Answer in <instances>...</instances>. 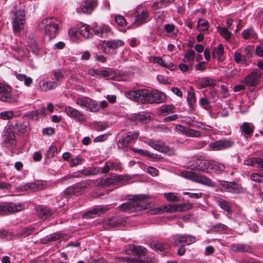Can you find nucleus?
Returning <instances> with one entry per match:
<instances>
[{"label": "nucleus", "instance_id": "79ce46f5", "mask_svg": "<svg viewBox=\"0 0 263 263\" xmlns=\"http://www.w3.org/2000/svg\"><path fill=\"white\" fill-rule=\"evenodd\" d=\"M195 54V52L194 50L192 49L187 50L184 54L182 61L184 62H187L191 64L194 61Z\"/></svg>", "mask_w": 263, "mask_h": 263}, {"label": "nucleus", "instance_id": "9b49d317", "mask_svg": "<svg viewBox=\"0 0 263 263\" xmlns=\"http://www.w3.org/2000/svg\"><path fill=\"white\" fill-rule=\"evenodd\" d=\"M172 240L175 246L180 243L190 245L196 242V237L188 234H177L172 237Z\"/></svg>", "mask_w": 263, "mask_h": 263}, {"label": "nucleus", "instance_id": "c85d7f7f", "mask_svg": "<svg viewBox=\"0 0 263 263\" xmlns=\"http://www.w3.org/2000/svg\"><path fill=\"white\" fill-rule=\"evenodd\" d=\"M231 250L234 252L251 253L252 248L246 244H234L231 247Z\"/></svg>", "mask_w": 263, "mask_h": 263}, {"label": "nucleus", "instance_id": "bb28decb", "mask_svg": "<svg viewBox=\"0 0 263 263\" xmlns=\"http://www.w3.org/2000/svg\"><path fill=\"white\" fill-rule=\"evenodd\" d=\"M255 127L252 123L243 122L240 126V129L242 134L247 138L250 137L254 132Z\"/></svg>", "mask_w": 263, "mask_h": 263}, {"label": "nucleus", "instance_id": "bf43d9fd", "mask_svg": "<svg viewBox=\"0 0 263 263\" xmlns=\"http://www.w3.org/2000/svg\"><path fill=\"white\" fill-rule=\"evenodd\" d=\"M198 27L200 31H205L209 28L208 22L203 19H200L198 22Z\"/></svg>", "mask_w": 263, "mask_h": 263}, {"label": "nucleus", "instance_id": "6ab92c4d", "mask_svg": "<svg viewBox=\"0 0 263 263\" xmlns=\"http://www.w3.org/2000/svg\"><path fill=\"white\" fill-rule=\"evenodd\" d=\"M110 71L109 69L90 68L88 70L87 73L97 78H107L110 76Z\"/></svg>", "mask_w": 263, "mask_h": 263}, {"label": "nucleus", "instance_id": "dca6fc26", "mask_svg": "<svg viewBox=\"0 0 263 263\" xmlns=\"http://www.w3.org/2000/svg\"><path fill=\"white\" fill-rule=\"evenodd\" d=\"M261 76V73L259 71H254L245 78L243 83L248 86H256L258 84Z\"/></svg>", "mask_w": 263, "mask_h": 263}, {"label": "nucleus", "instance_id": "1a4fd4ad", "mask_svg": "<svg viewBox=\"0 0 263 263\" xmlns=\"http://www.w3.org/2000/svg\"><path fill=\"white\" fill-rule=\"evenodd\" d=\"M147 143L151 147L159 152L166 154L170 156H172L174 154V150L168 146H166L163 142L149 140Z\"/></svg>", "mask_w": 263, "mask_h": 263}, {"label": "nucleus", "instance_id": "aec40b11", "mask_svg": "<svg viewBox=\"0 0 263 263\" xmlns=\"http://www.w3.org/2000/svg\"><path fill=\"white\" fill-rule=\"evenodd\" d=\"M92 30L96 35L101 37H106L111 32L109 27L105 24L97 25L93 26Z\"/></svg>", "mask_w": 263, "mask_h": 263}, {"label": "nucleus", "instance_id": "e2e57ef3", "mask_svg": "<svg viewBox=\"0 0 263 263\" xmlns=\"http://www.w3.org/2000/svg\"><path fill=\"white\" fill-rule=\"evenodd\" d=\"M174 107L173 105H166L162 106L160 109L161 113L171 114L174 112Z\"/></svg>", "mask_w": 263, "mask_h": 263}, {"label": "nucleus", "instance_id": "6e6d98bb", "mask_svg": "<svg viewBox=\"0 0 263 263\" xmlns=\"http://www.w3.org/2000/svg\"><path fill=\"white\" fill-rule=\"evenodd\" d=\"M199 103L202 108L207 110H210L212 107L210 101L206 98H201L199 100Z\"/></svg>", "mask_w": 263, "mask_h": 263}, {"label": "nucleus", "instance_id": "c03bdc74", "mask_svg": "<svg viewBox=\"0 0 263 263\" xmlns=\"http://www.w3.org/2000/svg\"><path fill=\"white\" fill-rule=\"evenodd\" d=\"M82 187L80 184H76L71 187L67 189L65 191L66 195H77L81 191Z\"/></svg>", "mask_w": 263, "mask_h": 263}, {"label": "nucleus", "instance_id": "2f4dec72", "mask_svg": "<svg viewBox=\"0 0 263 263\" xmlns=\"http://www.w3.org/2000/svg\"><path fill=\"white\" fill-rule=\"evenodd\" d=\"M120 222L116 218L111 217L105 219L103 221V226L105 229H109L119 225Z\"/></svg>", "mask_w": 263, "mask_h": 263}, {"label": "nucleus", "instance_id": "9d476101", "mask_svg": "<svg viewBox=\"0 0 263 263\" xmlns=\"http://www.w3.org/2000/svg\"><path fill=\"white\" fill-rule=\"evenodd\" d=\"M0 100L9 103L16 101L15 98L11 94V88L1 83H0Z\"/></svg>", "mask_w": 263, "mask_h": 263}, {"label": "nucleus", "instance_id": "7ed1b4c3", "mask_svg": "<svg viewBox=\"0 0 263 263\" xmlns=\"http://www.w3.org/2000/svg\"><path fill=\"white\" fill-rule=\"evenodd\" d=\"M59 21L55 17H48L43 20L42 25L44 29L45 35L49 40L55 37L59 31Z\"/></svg>", "mask_w": 263, "mask_h": 263}, {"label": "nucleus", "instance_id": "f3484780", "mask_svg": "<svg viewBox=\"0 0 263 263\" xmlns=\"http://www.w3.org/2000/svg\"><path fill=\"white\" fill-rule=\"evenodd\" d=\"M65 111L69 117L79 122H83L85 121L83 114L74 108L67 106L65 108Z\"/></svg>", "mask_w": 263, "mask_h": 263}, {"label": "nucleus", "instance_id": "8fccbe9b", "mask_svg": "<svg viewBox=\"0 0 263 263\" xmlns=\"http://www.w3.org/2000/svg\"><path fill=\"white\" fill-rule=\"evenodd\" d=\"M34 231V229L31 227H26L20 230L18 234L23 237H26L29 235L32 234Z\"/></svg>", "mask_w": 263, "mask_h": 263}, {"label": "nucleus", "instance_id": "de8ad7c7", "mask_svg": "<svg viewBox=\"0 0 263 263\" xmlns=\"http://www.w3.org/2000/svg\"><path fill=\"white\" fill-rule=\"evenodd\" d=\"M228 192L233 194H238L243 192V189L240 185L232 182Z\"/></svg>", "mask_w": 263, "mask_h": 263}, {"label": "nucleus", "instance_id": "393cba45", "mask_svg": "<svg viewBox=\"0 0 263 263\" xmlns=\"http://www.w3.org/2000/svg\"><path fill=\"white\" fill-rule=\"evenodd\" d=\"M58 86L57 82L51 81H40L39 82V88L42 91H47L55 89Z\"/></svg>", "mask_w": 263, "mask_h": 263}, {"label": "nucleus", "instance_id": "f257e3e1", "mask_svg": "<svg viewBox=\"0 0 263 263\" xmlns=\"http://www.w3.org/2000/svg\"><path fill=\"white\" fill-rule=\"evenodd\" d=\"M148 203L145 195H135L127 202L123 203L118 207L122 212L131 213L135 211H140L146 208Z\"/></svg>", "mask_w": 263, "mask_h": 263}, {"label": "nucleus", "instance_id": "2eb2a0df", "mask_svg": "<svg viewBox=\"0 0 263 263\" xmlns=\"http://www.w3.org/2000/svg\"><path fill=\"white\" fill-rule=\"evenodd\" d=\"M176 128L181 134L187 137L199 138L201 136V133L200 131L187 127L181 124H177Z\"/></svg>", "mask_w": 263, "mask_h": 263}, {"label": "nucleus", "instance_id": "ea45409f", "mask_svg": "<svg viewBox=\"0 0 263 263\" xmlns=\"http://www.w3.org/2000/svg\"><path fill=\"white\" fill-rule=\"evenodd\" d=\"M196 99L195 97V93L193 91V88L187 92V102L191 110L194 109V105L196 103Z\"/></svg>", "mask_w": 263, "mask_h": 263}, {"label": "nucleus", "instance_id": "5701e85b", "mask_svg": "<svg viewBox=\"0 0 263 263\" xmlns=\"http://www.w3.org/2000/svg\"><path fill=\"white\" fill-rule=\"evenodd\" d=\"M104 44L109 49V52L115 53L118 48L124 45V43L120 40H113L104 41Z\"/></svg>", "mask_w": 263, "mask_h": 263}, {"label": "nucleus", "instance_id": "b1692460", "mask_svg": "<svg viewBox=\"0 0 263 263\" xmlns=\"http://www.w3.org/2000/svg\"><path fill=\"white\" fill-rule=\"evenodd\" d=\"M36 213L40 218L46 219L53 214V211L47 206L39 205L36 208Z\"/></svg>", "mask_w": 263, "mask_h": 263}, {"label": "nucleus", "instance_id": "f03ea898", "mask_svg": "<svg viewBox=\"0 0 263 263\" xmlns=\"http://www.w3.org/2000/svg\"><path fill=\"white\" fill-rule=\"evenodd\" d=\"M24 8V6L20 4L19 6L16 5L14 7L12 11L11 20L13 31L15 33L20 32L24 28L26 22Z\"/></svg>", "mask_w": 263, "mask_h": 263}, {"label": "nucleus", "instance_id": "4d7b16f0", "mask_svg": "<svg viewBox=\"0 0 263 263\" xmlns=\"http://www.w3.org/2000/svg\"><path fill=\"white\" fill-rule=\"evenodd\" d=\"M90 102H89L88 110L90 111H97L100 109V105L98 104L97 101L90 99Z\"/></svg>", "mask_w": 263, "mask_h": 263}, {"label": "nucleus", "instance_id": "a878e982", "mask_svg": "<svg viewBox=\"0 0 263 263\" xmlns=\"http://www.w3.org/2000/svg\"><path fill=\"white\" fill-rule=\"evenodd\" d=\"M128 254L130 253L138 257L145 256L146 254V249L142 246H136L135 245H130L128 250Z\"/></svg>", "mask_w": 263, "mask_h": 263}, {"label": "nucleus", "instance_id": "4be33fe9", "mask_svg": "<svg viewBox=\"0 0 263 263\" xmlns=\"http://www.w3.org/2000/svg\"><path fill=\"white\" fill-rule=\"evenodd\" d=\"M46 186L45 181H36L34 182L28 183L24 185V189L31 191H38L44 189Z\"/></svg>", "mask_w": 263, "mask_h": 263}, {"label": "nucleus", "instance_id": "ddd939ff", "mask_svg": "<svg viewBox=\"0 0 263 263\" xmlns=\"http://www.w3.org/2000/svg\"><path fill=\"white\" fill-rule=\"evenodd\" d=\"M139 135L138 132H129L122 136V138L118 141V147L123 148L128 146L132 141L137 139Z\"/></svg>", "mask_w": 263, "mask_h": 263}, {"label": "nucleus", "instance_id": "774afa93", "mask_svg": "<svg viewBox=\"0 0 263 263\" xmlns=\"http://www.w3.org/2000/svg\"><path fill=\"white\" fill-rule=\"evenodd\" d=\"M193 127L197 128H202L204 130H210L212 128L210 126L207 125L203 123L196 121H195L193 125Z\"/></svg>", "mask_w": 263, "mask_h": 263}, {"label": "nucleus", "instance_id": "0e129e2a", "mask_svg": "<svg viewBox=\"0 0 263 263\" xmlns=\"http://www.w3.org/2000/svg\"><path fill=\"white\" fill-rule=\"evenodd\" d=\"M242 36L246 40L249 39L251 36L253 37L255 36L254 31L251 28L245 29L242 32Z\"/></svg>", "mask_w": 263, "mask_h": 263}, {"label": "nucleus", "instance_id": "864d4df0", "mask_svg": "<svg viewBox=\"0 0 263 263\" xmlns=\"http://www.w3.org/2000/svg\"><path fill=\"white\" fill-rule=\"evenodd\" d=\"M115 164L111 162H107L105 165L102 167H97L98 173H108L111 167H114Z\"/></svg>", "mask_w": 263, "mask_h": 263}, {"label": "nucleus", "instance_id": "052dcab7", "mask_svg": "<svg viewBox=\"0 0 263 263\" xmlns=\"http://www.w3.org/2000/svg\"><path fill=\"white\" fill-rule=\"evenodd\" d=\"M251 179L258 183L263 182V173H253L250 176Z\"/></svg>", "mask_w": 263, "mask_h": 263}, {"label": "nucleus", "instance_id": "4468645a", "mask_svg": "<svg viewBox=\"0 0 263 263\" xmlns=\"http://www.w3.org/2000/svg\"><path fill=\"white\" fill-rule=\"evenodd\" d=\"M234 144L230 139H221L211 143L209 145L210 148L215 151H221L231 147Z\"/></svg>", "mask_w": 263, "mask_h": 263}, {"label": "nucleus", "instance_id": "49530a36", "mask_svg": "<svg viewBox=\"0 0 263 263\" xmlns=\"http://www.w3.org/2000/svg\"><path fill=\"white\" fill-rule=\"evenodd\" d=\"M151 119V115L147 113L140 112L135 116V119L136 121L138 122L146 123L147 121L150 120Z\"/></svg>", "mask_w": 263, "mask_h": 263}, {"label": "nucleus", "instance_id": "338daca9", "mask_svg": "<svg viewBox=\"0 0 263 263\" xmlns=\"http://www.w3.org/2000/svg\"><path fill=\"white\" fill-rule=\"evenodd\" d=\"M57 151L58 149L55 146H51L46 154V158L49 159L52 158L54 156V154L57 152Z\"/></svg>", "mask_w": 263, "mask_h": 263}, {"label": "nucleus", "instance_id": "20e7f679", "mask_svg": "<svg viewBox=\"0 0 263 263\" xmlns=\"http://www.w3.org/2000/svg\"><path fill=\"white\" fill-rule=\"evenodd\" d=\"M151 91L145 89H139L137 90H131L126 92V97L133 101L141 102L143 103H151Z\"/></svg>", "mask_w": 263, "mask_h": 263}, {"label": "nucleus", "instance_id": "423d86ee", "mask_svg": "<svg viewBox=\"0 0 263 263\" xmlns=\"http://www.w3.org/2000/svg\"><path fill=\"white\" fill-rule=\"evenodd\" d=\"M135 17L134 24L140 26L147 22L149 20V13L147 9L142 6H138L134 13Z\"/></svg>", "mask_w": 263, "mask_h": 263}, {"label": "nucleus", "instance_id": "4c0bfd02", "mask_svg": "<svg viewBox=\"0 0 263 263\" xmlns=\"http://www.w3.org/2000/svg\"><path fill=\"white\" fill-rule=\"evenodd\" d=\"M151 247L157 251H159L162 255L165 254L170 248L169 245L159 242L152 245Z\"/></svg>", "mask_w": 263, "mask_h": 263}, {"label": "nucleus", "instance_id": "3c124183", "mask_svg": "<svg viewBox=\"0 0 263 263\" xmlns=\"http://www.w3.org/2000/svg\"><path fill=\"white\" fill-rule=\"evenodd\" d=\"M28 46L29 47V50H31V51L34 54H36L39 52V49L37 47V44L34 39H30L28 42Z\"/></svg>", "mask_w": 263, "mask_h": 263}, {"label": "nucleus", "instance_id": "37998d69", "mask_svg": "<svg viewBox=\"0 0 263 263\" xmlns=\"http://www.w3.org/2000/svg\"><path fill=\"white\" fill-rule=\"evenodd\" d=\"M216 202L218 205L223 210L227 211L228 213L231 212V208L230 203L227 201L223 200L221 198H218L216 200Z\"/></svg>", "mask_w": 263, "mask_h": 263}, {"label": "nucleus", "instance_id": "e433bc0d", "mask_svg": "<svg viewBox=\"0 0 263 263\" xmlns=\"http://www.w3.org/2000/svg\"><path fill=\"white\" fill-rule=\"evenodd\" d=\"M79 33L85 39H89L93 36V30L91 31L87 25H82L79 28Z\"/></svg>", "mask_w": 263, "mask_h": 263}, {"label": "nucleus", "instance_id": "f8f14e48", "mask_svg": "<svg viewBox=\"0 0 263 263\" xmlns=\"http://www.w3.org/2000/svg\"><path fill=\"white\" fill-rule=\"evenodd\" d=\"M21 210L22 205L20 204L7 202L0 203V215H6L14 212H17Z\"/></svg>", "mask_w": 263, "mask_h": 263}, {"label": "nucleus", "instance_id": "13d9d810", "mask_svg": "<svg viewBox=\"0 0 263 263\" xmlns=\"http://www.w3.org/2000/svg\"><path fill=\"white\" fill-rule=\"evenodd\" d=\"M115 22L120 26H124L126 25V21L122 15H114Z\"/></svg>", "mask_w": 263, "mask_h": 263}, {"label": "nucleus", "instance_id": "a18cd8bd", "mask_svg": "<svg viewBox=\"0 0 263 263\" xmlns=\"http://www.w3.org/2000/svg\"><path fill=\"white\" fill-rule=\"evenodd\" d=\"M90 98L87 97H81L77 99L76 103L81 107L88 109Z\"/></svg>", "mask_w": 263, "mask_h": 263}, {"label": "nucleus", "instance_id": "69168bd1", "mask_svg": "<svg viewBox=\"0 0 263 263\" xmlns=\"http://www.w3.org/2000/svg\"><path fill=\"white\" fill-rule=\"evenodd\" d=\"M83 161V159L81 157L77 156L76 158L71 159L69 163V166L70 167H74L80 165L82 164Z\"/></svg>", "mask_w": 263, "mask_h": 263}, {"label": "nucleus", "instance_id": "c756f323", "mask_svg": "<svg viewBox=\"0 0 263 263\" xmlns=\"http://www.w3.org/2000/svg\"><path fill=\"white\" fill-rule=\"evenodd\" d=\"M224 48L222 44H219L213 51V58L217 59L218 61L222 62L225 59L223 56Z\"/></svg>", "mask_w": 263, "mask_h": 263}, {"label": "nucleus", "instance_id": "6e6552de", "mask_svg": "<svg viewBox=\"0 0 263 263\" xmlns=\"http://www.w3.org/2000/svg\"><path fill=\"white\" fill-rule=\"evenodd\" d=\"M98 5V0H83L80 7L77 9V12L79 13L90 14L96 9Z\"/></svg>", "mask_w": 263, "mask_h": 263}, {"label": "nucleus", "instance_id": "a19ab883", "mask_svg": "<svg viewBox=\"0 0 263 263\" xmlns=\"http://www.w3.org/2000/svg\"><path fill=\"white\" fill-rule=\"evenodd\" d=\"M16 79L20 81H24L27 86H29L32 83V79L24 74L15 73Z\"/></svg>", "mask_w": 263, "mask_h": 263}, {"label": "nucleus", "instance_id": "cd10ccee", "mask_svg": "<svg viewBox=\"0 0 263 263\" xmlns=\"http://www.w3.org/2000/svg\"><path fill=\"white\" fill-rule=\"evenodd\" d=\"M226 168L225 165L221 163L218 162L213 160H210L209 170H212L216 174L222 173Z\"/></svg>", "mask_w": 263, "mask_h": 263}, {"label": "nucleus", "instance_id": "412c9836", "mask_svg": "<svg viewBox=\"0 0 263 263\" xmlns=\"http://www.w3.org/2000/svg\"><path fill=\"white\" fill-rule=\"evenodd\" d=\"M210 160H197L191 165L192 169L205 173L209 172Z\"/></svg>", "mask_w": 263, "mask_h": 263}, {"label": "nucleus", "instance_id": "473e14b6", "mask_svg": "<svg viewBox=\"0 0 263 263\" xmlns=\"http://www.w3.org/2000/svg\"><path fill=\"white\" fill-rule=\"evenodd\" d=\"M107 209L105 207H100L98 208H95L92 209V210L89 211L85 214V217L86 218H93L96 216L100 215L102 213H105Z\"/></svg>", "mask_w": 263, "mask_h": 263}, {"label": "nucleus", "instance_id": "c9c22d12", "mask_svg": "<svg viewBox=\"0 0 263 263\" xmlns=\"http://www.w3.org/2000/svg\"><path fill=\"white\" fill-rule=\"evenodd\" d=\"M164 29L166 32V35L167 36L174 37L177 36L178 33V30L172 24H166L164 26Z\"/></svg>", "mask_w": 263, "mask_h": 263}, {"label": "nucleus", "instance_id": "39448f33", "mask_svg": "<svg viewBox=\"0 0 263 263\" xmlns=\"http://www.w3.org/2000/svg\"><path fill=\"white\" fill-rule=\"evenodd\" d=\"M182 175L186 179L208 186L214 187L215 185V183L210 178L204 175H198L197 173L191 171L183 172Z\"/></svg>", "mask_w": 263, "mask_h": 263}, {"label": "nucleus", "instance_id": "7c9ffc66", "mask_svg": "<svg viewBox=\"0 0 263 263\" xmlns=\"http://www.w3.org/2000/svg\"><path fill=\"white\" fill-rule=\"evenodd\" d=\"M198 85L200 88L214 86L216 85V81L210 78H203L199 80Z\"/></svg>", "mask_w": 263, "mask_h": 263}, {"label": "nucleus", "instance_id": "09e8293b", "mask_svg": "<svg viewBox=\"0 0 263 263\" xmlns=\"http://www.w3.org/2000/svg\"><path fill=\"white\" fill-rule=\"evenodd\" d=\"M261 162V158L253 157L245 160L243 163L246 165L254 166L255 164H257V163H260Z\"/></svg>", "mask_w": 263, "mask_h": 263}, {"label": "nucleus", "instance_id": "a211bd4d", "mask_svg": "<svg viewBox=\"0 0 263 263\" xmlns=\"http://www.w3.org/2000/svg\"><path fill=\"white\" fill-rule=\"evenodd\" d=\"M3 146L8 148H12L15 144V135L14 133L7 130L5 132L3 136V142L2 143Z\"/></svg>", "mask_w": 263, "mask_h": 263}, {"label": "nucleus", "instance_id": "0eeeda50", "mask_svg": "<svg viewBox=\"0 0 263 263\" xmlns=\"http://www.w3.org/2000/svg\"><path fill=\"white\" fill-rule=\"evenodd\" d=\"M29 125V122L27 119L16 120L12 123V131L20 135H25L30 130Z\"/></svg>", "mask_w": 263, "mask_h": 263}, {"label": "nucleus", "instance_id": "603ef678", "mask_svg": "<svg viewBox=\"0 0 263 263\" xmlns=\"http://www.w3.org/2000/svg\"><path fill=\"white\" fill-rule=\"evenodd\" d=\"M234 60L238 64H245L246 61L245 55H242L238 51H236L234 53Z\"/></svg>", "mask_w": 263, "mask_h": 263}, {"label": "nucleus", "instance_id": "5fc2aeb1", "mask_svg": "<svg viewBox=\"0 0 263 263\" xmlns=\"http://www.w3.org/2000/svg\"><path fill=\"white\" fill-rule=\"evenodd\" d=\"M218 32L220 35L223 37L226 40H229L230 39L231 32L228 31V28L223 27L219 28Z\"/></svg>", "mask_w": 263, "mask_h": 263}, {"label": "nucleus", "instance_id": "72a5a7b5", "mask_svg": "<svg viewBox=\"0 0 263 263\" xmlns=\"http://www.w3.org/2000/svg\"><path fill=\"white\" fill-rule=\"evenodd\" d=\"M116 183H117V180L114 175L98 181L97 185L98 186H108Z\"/></svg>", "mask_w": 263, "mask_h": 263}, {"label": "nucleus", "instance_id": "f704fd0d", "mask_svg": "<svg viewBox=\"0 0 263 263\" xmlns=\"http://www.w3.org/2000/svg\"><path fill=\"white\" fill-rule=\"evenodd\" d=\"M151 101L150 103H160L164 100V95L157 90L151 91Z\"/></svg>", "mask_w": 263, "mask_h": 263}, {"label": "nucleus", "instance_id": "58836bf2", "mask_svg": "<svg viewBox=\"0 0 263 263\" xmlns=\"http://www.w3.org/2000/svg\"><path fill=\"white\" fill-rule=\"evenodd\" d=\"M175 0H156L153 4L152 8L154 9H160L172 4Z\"/></svg>", "mask_w": 263, "mask_h": 263}, {"label": "nucleus", "instance_id": "680f3d73", "mask_svg": "<svg viewBox=\"0 0 263 263\" xmlns=\"http://www.w3.org/2000/svg\"><path fill=\"white\" fill-rule=\"evenodd\" d=\"M159 61L160 63H159L158 64L162 67L166 68L171 70H174L176 68V66L174 64L171 62H165V61H163L161 58H160Z\"/></svg>", "mask_w": 263, "mask_h": 263}]
</instances>
